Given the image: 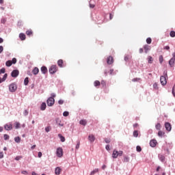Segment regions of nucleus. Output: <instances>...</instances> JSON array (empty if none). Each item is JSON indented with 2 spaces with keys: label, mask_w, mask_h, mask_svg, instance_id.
Listing matches in <instances>:
<instances>
[{
  "label": "nucleus",
  "mask_w": 175,
  "mask_h": 175,
  "mask_svg": "<svg viewBox=\"0 0 175 175\" xmlns=\"http://www.w3.org/2000/svg\"><path fill=\"white\" fill-rule=\"evenodd\" d=\"M167 71H164L163 75L160 77L161 84L162 85H166L167 84Z\"/></svg>",
  "instance_id": "nucleus-1"
},
{
  "label": "nucleus",
  "mask_w": 175,
  "mask_h": 175,
  "mask_svg": "<svg viewBox=\"0 0 175 175\" xmlns=\"http://www.w3.org/2000/svg\"><path fill=\"white\" fill-rule=\"evenodd\" d=\"M122 154H124L122 150L118 151L117 150H114L112 153V158L116 159L118 158V157H122Z\"/></svg>",
  "instance_id": "nucleus-2"
},
{
  "label": "nucleus",
  "mask_w": 175,
  "mask_h": 175,
  "mask_svg": "<svg viewBox=\"0 0 175 175\" xmlns=\"http://www.w3.org/2000/svg\"><path fill=\"white\" fill-rule=\"evenodd\" d=\"M46 103L47 106H54V103H55V100L53 97H49L46 100Z\"/></svg>",
  "instance_id": "nucleus-3"
},
{
  "label": "nucleus",
  "mask_w": 175,
  "mask_h": 175,
  "mask_svg": "<svg viewBox=\"0 0 175 175\" xmlns=\"http://www.w3.org/2000/svg\"><path fill=\"white\" fill-rule=\"evenodd\" d=\"M56 155L58 157V158H62L64 156V150H62V148H57L56 150Z\"/></svg>",
  "instance_id": "nucleus-4"
},
{
  "label": "nucleus",
  "mask_w": 175,
  "mask_h": 175,
  "mask_svg": "<svg viewBox=\"0 0 175 175\" xmlns=\"http://www.w3.org/2000/svg\"><path fill=\"white\" fill-rule=\"evenodd\" d=\"M58 70V67L56 65H52L49 68V73L54 75Z\"/></svg>",
  "instance_id": "nucleus-5"
},
{
  "label": "nucleus",
  "mask_w": 175,
  "mask_h": 175,
  "mask_svg": "<svg viewBox=\"0 0 175 175\" xmlns=\"http://www.w3.org/2000/svg\"><path fill=\"white\" fill-rule=\"evenodd\" d=\"M9 90L10 92H16L17 90V85H16V83H11L9 85Z\"/></svg>",
  "instance_id": "nucleus-6"
},
{
  "label": "nucleus",
  "mask_w": 175,
  "mask_h": 175,
  "mask_svg": "<svg viewBox=\"0 0 175 175\" xmlns=\"http://www.w3.org/2000/svg\"><path fill=\"white\" fill-rule=\"evenodd\" d=\"M173 57L171 58L169 61V65L171 68H173L174 66V62H175V53L172 54Z\"/></svg>",
  "instance_id": "nucleus-7"
},
{
  "label": "nucleus",
  "mask_w": 175,
  "mask_h": 175,
  "mask_svg": "<svg viewBox=\"0 0 175 175\" xmlns=\"http://www.w3.org/2000/svg\"><path fill=\"white\" fill-rule=\"evenodd\" d=\"M165 128L166 131H167L168 132H170L172 131V124H170V123H169V122H165Z\"/></svg>",
  "instance_id": "nucleus-8"
},
{
  "label": "nucleus",
  "mask_w": 175,
  "mask_h": 175,
  "mask_svg": "<svg viewBox=\"0 0 175 175\" xmlns=\"http://www.w3.org/2000/svg\"><path fill=\"white\" fill-rule=\"evenodd\" d=\"M18 75H20V72L18 70H14L11 73L12 77H17Z\"/></svg>",
  "instance_id": "nucleus-9"
},
{
  "label": "nucleus",
  "mask_w": 175,
  "mask_h": 175,
  "mask_svg": "<svg viewBox=\"0 0 175 175\" xmlns=\"http://www.w3.org/2000/svg\"><path fill=\"white\" fill-rule=\"evenodd\" d=\"M4 129L5 131H12V129H13V125H12V124H6L4 126Z\"/></svg>",
  "instance_id": "nucleus-10"
},
{
  "label": "nucleus",
  "mask_w": 175,
  "mask_h": 175,
  "mask_svg": "<svg viewBox=\"0 0 175 175\" xmlns=\"http://www.w3.org/2000/svg\"><path fill=\"white\" fill-rule=\"evenodd\" d=\"M113 62H114V59L113 58V57H111V56L108 57L107 59V64L108 65H111V64H113Z\"/></svg>",
  "instance_id": "nucleus-11"
},
{
  "label": "nucleus",
  "mask_w": 175,
  "mask_h": 175,
  "mask_svg": "<svg viewBox=\"0 0 175 175\" xmlns=\"http://www.w3.org/2000/svg\"><path fill=\"white\" fill-rule=\"evenodd\" d=\"M157 144H158V142H157L156 139H152L150 142V147H156Z\"/></svg>",
  "instance_id": "nucleus-12"
},
{
  "label": "nucleus",
  "mask_w": 175,
  "mask_h": 175,
  "mask_svg": "<svg viewBox=\"0 0 175 175\" xmlns=\"http://www.w3.org/2000/svg\"><path fill=\"white\" fill-rule=\"evenodd\" d=\"M88 140L90 142V143H94L95 142V136H94L92 134L89 135Z\"/></svg>",
  "instance_id": "nucleus-13"
},
{
  "label": "nucleus",
  "mask_w": 175,
  "mask_h": 175,
  "mask_svg": "<svg viewBox=\"0 0 175 175\" xmlns=\"http://www.w3.org/2000/svg\"><path fill=\"white\" fill-rule=\"evenodd\" d=\"M61 172H62V170H61V167H57L55 170V174L59 175L61 174Z\"/></svg>",
  "instance_id": "nucleus-14"
},
{
  "label": "nucleus",
  "mask_w": 175,
  "mask_h": 175,
  "mask_svg": "<svg viewBox=\"0 0 175 175\" xmlns=\"http://www.w3.org/2000/svg\"><path fill=\"white\" fill-rule=\"evenodd\" d=\"M57 65H58V66H59V68H64V60L59 59L57 61Z\"/></svg>",
  "instance_id": "nucleus-15"
},
{
  "label": "nucleus",
  "mask_w": 175,
  "mask_h": 175,
  "mask_svg": "<svg viewBox=\"0 0 175 175\" xmlns=\"http://www.w3.org/2000/svg\"><path fill=\"white\" fill-rule=\"evenodd\" d=\"M6 79H8V74H5L3 77V78L0 77V84H1V83H3V81H5L6 80Z\"/></svg>",
  "instance_id": "nucleus-16"
},
{
  "label": "nucleus",
  "mask_w": 175,
  "mask_h": 175,
  "mask_svg": "<svg viewBox=\"0 0 175 175\" xmlns=\"http://www.w3.org/2000/svg\"><path fill=\"white\" fill-rule=\"evenodd\" d=\"M41 72L42 73H43L44 75H46V73H47V67L46 66H42L41 68Z\"/></svg>",
  "instance_id": "nucleus-17"
},
{
  "label": "nucleus",
  "mask_w": 175,
  "mask_h": 175,
  "mask_svg": "<svg viewBox=\"0 0 175 175\" xmlns=\"http://www.w3.org/2000/svg\"><path fill=\"white\" fill-rule=\"evenodd\" d=\"M19 38H20L21 40H25L26 36L23 33H21L19 34Z\"/></svg>",
  "instance_id": "nucleus-18"
},
{
  "label": "nucleus",
  "mask_w": 175,
  "mask_h": 175,
  "mask_svg": "<svg viewBox=\"0 0 175 175\" xmlns=\"http://www.w3.org/2000/svg\"><path fill=\"white\" fill-rule=\"evenodd\" d=\"M144 49L145 50L146 54H147V53H148V51L150 50V46H148V44H146V45H144Z\"/></svg>",
  "instance_id": "nucleus-19"
},
{
  "label": "nucleus",
  "mask_w": 175,
  "mask_h": 175,
  "mask_svg": "<svg viewBox=\"0 0 175 175\" xmlns=\"http://www.w3.org/2000/svg\"><path fill=\"white\" fill-rule=\"evenodd\" d=\"M32 73H33L35 75H38V73H39V68L37 67L34 68L32 70Z\"/></svg>",
  "instance_id": "nucleus-20"
},
{
  "label": "nucleus",
  "mask_w": 175,
  "mask_h": 175,
  "mask_svg": "<svg viewBox=\"0 0 175 175\" xmlns=\"http://www.w3.org/2000/svg\"><path fill=\"white\" fill-rule=\"evenodd\" d=\"M79 124L81 125H83L84 126H85L87 125V120H80Z\"/></svg>",
  "instance_id": "nucleus-21"
},
{
  "label": "nucleus",
  "mask_w": 175,
  "mask_h": 175,
  "mask_svg": "<svg viewBox=\"0 0 175 175\" xmlns=\"http://www.w3.org/2000/svg\"><path fill=\"white\" fill-rule=\"evenodd\" d=\"M153 62H154V59L152 58V57L148 56V64H152Z\"/></svg>",
  "instance_id": "nucleus-22"
},
{
  "label": "nucleus",
  "mask_w": 175,
  "mask_h": 175,
  "mask_svg": "<svg viewBox=\"0 0 175 175\" xmlns=\"http://www.w3.org/2000/svg\"><path fill=\"white\" fill-rule=\"evenodd\" d=\"M46 103H42L40 107V109L42 111L46 110Z\"/></svg>",
  "instance_id": "nucleus-23"
},
{
  "label": "nucleus",
  "mask_w": 175,
  "mask_h": 175,
  "mask_svg": "<svg viewBox=\"0 0 175 175\" xmlns=\"http://www.w3.org/2000/svg\"><path fill=\"white\" fill-rule=\"evenodd\" d=\"M98 172H99V169L96 168L90 172V175L96 174V173H98Z\"/></svg>",
  "instance_id": "nucleus-24"
},
{
  "label": "nucleus",
  "mask_w": 175,
  "mask_h": 175,
  "mask_svg": "<svg viewBox=\"0 0 175 175\" xmlns=\"http://www.w3.org/2000/svg\"><path fill=\"white\" fill-rule=\"evenodd\" d=\"M156 129H157V131H161V128H162V125H161L160 123H157L155 126Z\"/></svg>",
  "instance_id": "nucleus-25"
},
{
  "label": "nucleus",
  "mask_w": 175,
  "mask_h": 175,
  "mask_svg": "<svg viewBox=\"0 0 175 175\" xmlns=\"http://www.w3.org/2000/svg\"><path fill=\"white\" fill-rule=\"evenodd\" d=\"M94 87H99V85H100V82L99 81H95L94 83Z\"/></svg>",
  "instance_id": "nucleus-26"
},
{
  "label": "nucleus",
  "mask_w": 175,
  "mask_h": 175,
  "mask_svg": "<svg viewBox=\"0 0 175 175\" xmlns=\"http://www.w3.org/2000/svg\"><path fill=\"white\" fill-rule=\"evenodd\" d=\"M33 32L32 30H27L26 31V35H27V36H32Z\"/></svg>",
  "instance_id": "nucleus-27"
},
{
  "label": "nucleus",
  "mask_w": 175,
  "mask_h": 175,
  "mask_svg": "<svg viewBox=\"0 0 175 175\" xmlns=\"http://www.w3.org/2000/svg\"><path fill=\"white\" fill-rule=\"evenodd\" d=\"M164 135H165V132L162 131H159L158 132V136H159V137H162V136H164Z\"/></svg>",
  "instance_id": "nucleus-28"
},
{
  "label": "nucleus",
  "mask_w": 175,
  "mask_h": 175,
  "mask_svg": "<svg viewBox=\"0 0 175 175\" xmlns=\"http://www.w3.org/2000/svg\"><path fill=\"white\" fill-rule=\"evenodd\" d=\"M58 137H59L61 142H62L64 143V142H65V137L62 136V135L59 134Z\"/></svg>",
  "instance_id": "nucleus-29"
},
{
  "label": "nucleus",
  "mask_w": 175,
  "mask_h": 175,
  "mask_svg": "<svg viewBox=\"0 0 175 175\" xmlns=\"http://www.w3.org/2000/svg\"><path fill=\"white\" fill-rule=\"evenodd\" d=\"M14 141L16 142V143H20V142H21V138L20 137H16L14 138Z\"/></svg>",
  "instance_id": "nucleus-30"
},
{
  "label": "nucleus",
  "mask_w": 175,
  "mask_h": 175,
  "mask_svg": "<svg viewBox=\"0 0 175 175\" xmlns=\"http://www.w3.org/2000/svg\"><path fill=\"white\" fill-rule=\"evenodd\" d=\"M159 159L161 162H165V156L161 154V155L159 156Z\"/></svg>",
  "instance_id": "nucleus-31"
},
{
  "label": "nucleus",
  "mask_w": 175,
  "mask_h": 175,
  "mask_svg": "<svg viewBox=\"0 0 175 175\" xmlns=\"http://www.w3.org/2000/svg\"><path fill=\"white\" fill-rule=\"evenodd\" d=\"M14 125H15L16 129H20V126H21L20 122H16L14 123Z\"/></svg>",
  "instance_id": "nucleus-32"
},
{
  "label": "nucleus",
  "mask_w": 175,
  "mask_h": 175,
  "mask_svg": "<svg viewBox=\"0 0 175 175\" xmlns=\"http://www.w3.org/2000/svg\"><path fill=\"white\" fill-rule=\"evenodd\" d=\"M5 65H6V66H12V65H13V64L12 63V61L8 60L6 62Z\"/></svg>",
  "instance_id": "nucleus-33"
},
{
  "label": "nucleus",
  "mask_w": 175,
  "mask_h": 175,
  "mask_svg": "<svg viewBox=\"0 0 175 175\" xmlns=\"http://www.w3.org/2000/svg\"><path fill=\"white\" fill-rule=\"evenodd\" d=\"M28 83H29L28 77H26L24 80V84L25 85H28Z\"/></svg>",
  "instance_id": "nucleus-34"
},
{
  "label": "nucleus",
  "mask_w": 175,
  "mask_h": 175,
  "mask_svg": "<svg viewBox=\"0 0 175 175\" xmlns=\"http://www.w3.org/2000/svg\"><path fill=\"white\" fill-rule=\"evenodd\" d=\"M133 136H134V137H137V136H139V131H133Z\"/></svg>",
  "instance_id": "nucleus-35"
},
{
  "label": "nucleus",
  "mask_w": 175,
  "mask_h": 175,
  "mask_svg": "<svg viewBox=\"0 0 175 175\" xmlns=\"http://www.w3.org/2000/svg\"><path fill=\"white\" fill-rule=\"evenodd\" d=\"M152 42V40L151 39V38H148L146 39V43H148V44H151Z\"/></svg>",
  "instance_id": "nucleus-36"
},
{
  "label": "nucleus",
  "mask_w": 175,
  "mask_h": 175,
  "mask_svg": "<svg viewBox=\"0 0 175 175\" xmlns=\"http://www.w3.org/2000/svg\"><path fill=\"white\" fill-rule=\"evenodd\" d=\"M170 36H171V38H174L175 37V31H171L170 33Z\"/></svg>",
  "instance_id": "nucleus-37"
},
{
  "label": "nucleus",
  "mask_w": 175,
  "mask_h": 175,
  "mask_svg": "<svg viewBox=\"0 0 175 175\" xmlns=\"http://www.w3.org/2000/svg\"><path fill=\"white\" fill-rule=\"evenodd\" d=\"M124 162H129V157L124 156Z\"/></svg>",
  "instance_id": "nucleus-38"
},
{
  "label": "nucleus",
  "mask_w": 175,
  "mask_h": 175,
  "mask_svg": "<svg viewBox=\"0 0 175 175\" xmlns=\"http://www.w3.org/2000/svg\"><path fill=\"white\" fill-rule=\"evenodd\" d=\"M136 150H137V152H142V147H140L139 146H137L136 147Z\"/></svg>",
  "instance_id": "nucleus-39"
},
{
  "label": "nucleus",
  "mask_w": 175,
  "mask_h": 175,
  "mask_svg": "<svg viewBox=\"0 0 175 175\" xmlns=\"http://www.w3.org/2000/svg\"><path fill=\"white\" fill-rule=\"evenodd\" d=\"M159 62H160V64H162V62H163V55L159 56Z\"/></svg>",
  "instance_id": "nucleus-40"
},
{
  "label": "nucleus",
  "mask_w": 175,
  "mask_h": 175,
  "mask_svg": "<svg viewBox=\"0 0 175 175\" xmlns=\"http://www.w3.org/2000/svg\"><path fill=\"white\" fill-rule=\"evenodd\" d=\"M153 88H154V90H158V83H154L153 84Z\"/></svg>",
  "instance_id": "nucleus-41"
},
{
  "label": "nucleus",
  "mask_w": 175,
  "mask_h": 175,
  "mask_svg": "<svg viewBox=\"0 0 175 175\" xmlns=\"http://www.w3.org/2000/svg\"><path fill=\"white\" fill-rule=\"evenodd\" d=\"M63 116H64V117H68V116H69V112H68V111H64V112L63 113Z\"/></svg>",
  "instance_id": "nucleus-42"
},
{
  "label": "nucleus",
  "mask_w": 175,
  "mask_h": 175,
  "mask_svg": "<svg viewBox=\"0 0 175 175\" xmlns=\"http://www.w3.org/2000/svg\"><path fill=\"white\" fill-rule=\"evenodd\" d=\"M75 148L76 150H79V148H80V142H77Z\"/></svg>",
  "instance_id": "nucleus-43"
},
{
  "label": "nucleus",
  "mask_w": 175,
  "mask_h": 175,
  "mask_svg": "<svg viewBox=\"0 0 175 175\" xmlns=\"http://www.w3.org/2000/svg\"><path fill=\"white\" fill-rule=\"evenodd\" d=\"M101 85L106 87V81H105V80L101 81Z\"/></svg>",
  "instance_id": "nucleus-44"
},
{
  "label": "nucleus",
  "mask_w": 175,
  "mask_h": 175,
  "mask_svg": "<svg viewBox=\"0 0 175 175\" xmlns=\"http://www.w3.org/2000/svg\"><path fill=\"white\" fill-rule=\"evenodd\" d=\"M9 135L8 134L4 135V139L5 140H9Z\"/></svg>",
  "instance_id": "nucleus-45"
},
{
  "label": "nucleus",
  "mask_w": 175,
  "mask_h": 175,
  "mask_svg": "<svg viewBox=\"0 0 175 175\" xmlns=\"http://www.w3.org/2000/svg\"><path fill=\"white\" fill-rule=\"evenodd\" d=\"M11 62L13 64H16L17 62V59H16L15 57H14L12 59V60L11 61Z\"/></svg>",
  "instance_id": "nucleus-46"
},
{
  "label": "nucleus",
  "mask_w": 175,
  "mask_h": 175,
  "mask_svg": "<svg viewBox=\"0 0 175 175\" xmlns=\"http://www.w3.org/2000/svg\"><path fill=\"white\" fill-rule=\"evenodd\" d=\"M23 158V156H17L16 158H15V160L16 161H20V159H21Z\"/></svg>",
  "instance_id": "nucleus-47"
},
{
  "label": "nucleus",
  "mask_w": 175,
  "mask_h": 175,
  "mask_svg": "<svg viewBox=\"0 0 175 175\" xmlns=\"http://www.w3.org/2000/svg\"><path fill=\"white\" fill-rule=\"evenodd\" d=\"M5 69L4 68H1L0 70V75H2V73H5Z\"/></svg>",
  "instance_id": "nucleus-48"
},
{
  "label": "nucleus",
  "mask_w": 175,
  "mask_h": 175,
  "mask_svg": "<svg viewBox=\"0 0 175 175\" xmlns=\"http://www.w3.org/2000/svg\"><path fill=\"white\" fill-rule=\"evenodd\" d=\"M132 81H140V78H134L133 79H132Z\"/></svg>",
  "instance_id": "nucleus-49"
},
{
  "label": "nucleus",
  "mask_w": 175,
  "mask_h": 175,
  "mask_svg": "<svg viewBox=\"0 0 175 175\" xmlns=\"http://www.w3.org/2000/svg\"><path fill=\"white\" fill-rule=\"evenodd\" d=\"M22 174H25V175H27L28 174V172L23 170L21 172Z\"/></svg>",
  "instance_id": "nucleus-50"
},
{
  "label": "nucleus",
  "mask_w": 175,
  "mask_h": 175,
  "mask_svg": "<svg viewBox=\"0 0 175 175\" xmlns=\"http://www.w3.org/2000/svg\"><path fill=\"white\" fill-rule=\"evenodd\" d=\"M105 143L109 144V143H110V139L105 138Z\"/></svg>",
  "instance_id": "nucleus-51"
},
{
  "label": "nucleus",
  "mask_w": 175,
  "mask_h": 175,
  "mask_svg": "<svg viewBox=\"0 0 175 175\" xmlns=\"http://www.w3.org/2000/svg\"><path fill=\"white\" fill-rule=\"evenodd\" d=\"M90 8L91 9H94V8H95V4H91V3H90Z\"/></svg>",
  "instance_id": "nucleus-52"
},
{
  "label": "nucleus",
  "mask_w": 175,
  "mask_h": 175,
  "mask_svg": "<svg viewBox=\"0 0 175 175\" xmlns=\"http://www.w3.org/2000/svg\"><path fill=\"white\" fill-rule=\"evenodd\" d=\"M46 132H50V126H47L45 128Z\"/></svg>",
  "instance_id": "nucleus-53"
},
{
  "label": "nucleus",
  "mask_w": 175,
  "mask_h": 175,
  "mask_svg": "<svg viewBox=\"0 0 175 175\" xmlns=\"http://www.w3.org/2000/svg\"><path fill=\"white\" fill-rule=\"evenodd\" d=\"M58 103H59V105H64V100H59L58 101Z\"/></svg>",
  "instance_id": "nucleus-54"
},
{
  "label": "nucleus",
  "mask_w": 175,
  "mask_h": 175,
  "mask_svg": "<svg viewBox=\"0 0 175 175\" xmlns=\"http://www.w3.org/2000/svg\"><path fill=\"white\" fill-rule=\"evenodd\" d=\"M55 96H56V95H55V93H52V94H51V98H55Z\"/></svg>",
  "instance_id": "nucleus-55"
},
{
  "label": "nucleus",
  "mask_w": 175,
  "mask_h": 175,
  "mask_svg": "<svg viewBox=\"0 0 175 175\" xmlns=\"http://www.w3.org/2000/svg\"><path fill=\"white\" fill-rule=\"evenodd\" d=\"M105 148H106V150H107V151H110V146L109 145H107L105 146Z\"/></svg>",
  "instance_id": "nucleus-56"
},
{
  "label": "nucleus",
  "mask_w": 175,
  "mask_h": 175,
  "mask_svg": "<svg viewBox=\"0 0 175 175\" xmlns=\"http://www.w3.org/2000/svg\"><path fill=\"white\" fill-rule=\"evenodd\" d=\"M1 23L2 24H5L6 23V19L5 18L1 19Z\"/></svg>",
  "instance_id": "nucleus-57"
},
{
  "label": "nucleus",
  "mask_w": 175,
  "mask_h": 175,
  "mask_svg": "<svg viewBox=\"0 0 175 175\" xmlns=\"http://www.w3.org/2000/svg\"><path fill=\"white\" fill-rule=\"evenodd\" d=\"M2 51H3V46H0V54L2 53Z\"/></svg>",
  "instance_id": "nucleus-58"
},
{
  "label": "nucleus",
  "mask_w": 175,
  "mask_h": 175,
  "mask_svg": "<svg viewBox=\"0 0 175 175\" xmlns=\"http://www.w3.org/2000/svg\"><path fill=\"white\" fill-rule=\"evenodd\" d=\"M42 152H38V158H42Z\"/></svg>",
  "instance_id": "nucleus-59"
},
{
  "label": "nucleus",
  "mask_w": 175,
  "mask_h": 175,
  "mask_svg": "<svg viewBox=\"0 0 175 175\" xmlns=\"http://www.w3.org/2000/svg\"><path fill=\"white\" fill-rule=\"evenodd\" d=\"M24 116H28V111L27 110H25Z\"/></svg>",
  "instance_id": "nucleus-60"
},
{
  "label": "nucleus",
  "mask_w": 175,
  "mask_h": 175,
  "mask_svg": "<svg viewBox=\"0 0 175 175\" xmlns=\"http://www.w3.org/2000/svg\"><path fill=\"white\" fill-rule=\"evenodd\" d=\"M172 94L174 95L175 98V91H174V87L172 88Z\"/></svg>",
  "instance_id": "nucleus-61"
},
{
  "label": "nucleus",
  "mask_w": 175,
  "mask_h": 175,
  "mask_svg": "<svg viewBox=\"0 0 175 175\" xmlns=\"http://www.w3.org/2000/svg\"><path fill=\"white\" fill-rule=\"evenodd\" d=\"M113 14H109V19L113 20Z\"/></svg>",
  "instance_id": "nucleus-62"
},
{
  "label": "nucleus",
  "mask_w": 175,
  "mask_h": 175,
  "mask_svg": "<svg viewBox=\"0 0 175 175\" xmlns=\"http://www.w3.org/2000/svg\"><path fill=\"white\" fill-rule=\"evenodd\" d=\"M128 59H129V57L125 56L124 57V61H128Z\"/></svg>",
  "instance_id": "nucleus-63"
},
{
  "label": "nucleus",
  "mask_w": 175,
  "mask_h": 175,
  "mask_svg": "<svg viewBox=\"0 0 175 175\" xmlns=\"http://www.w3.org/2000/svg\"><path fill=\"white\" fill-rule=\"evenodd\" d=\"M3 158V152H0V159Z\"/></svg>",
  "instance_id": "nucleus-64"
}]
</instances>
